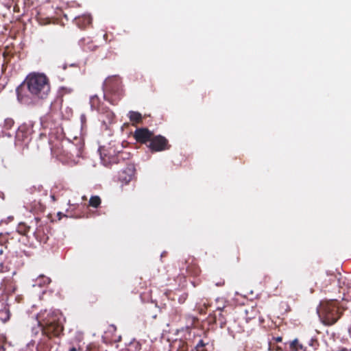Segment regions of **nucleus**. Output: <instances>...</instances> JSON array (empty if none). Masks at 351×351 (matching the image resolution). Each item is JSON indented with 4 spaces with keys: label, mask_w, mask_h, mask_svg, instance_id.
<instances>
[{
    "label": "nucleus",
    "mask_w": 351,
    "mask_h": 351,
    "mask_svg": "<svg viewBox=\"0 0 351 351\" xmlns=\"http://www.w3.org/2000/svg\"><path fill=\"white\" fill-rule=\"evenodd\" d=\"M49 92V80L43 73L29 74L23 84L16 88L18 100L25 104L46 98Z\"/></svg>",
    "instance_id": "obj_1"
},
{
    "label": "nucleus",
    "mask_w": 351,
    "mask_h": 351,
    "mask_svg": "<svg viewBox=\"0 0 351 351\" xmlns=\"http://www.w3.org/2000/svg\"><path fill=\"white\" fill-rule=\"evenodd\" d=\"M38 324L44 334L57 336L62 330V314L59 311L44 310L36 316Z\"/></svg>",
    "instance_id": "obj_2"
},
{
    "label": "nucleus",
    "mask_w": 351,
    "mask_h": 351,
    "mask_svg": "<svg viewBox=\"0 0 351 351\" xmlns=\"http://www.w3.org/2000/svg\"><path fill=\"white\" fill-rule=\"evenodd\" d=\"M318 312L326 325L334 324L339 319L341 313L337 303L335 301L322 304Z\"/></svg>",
    "instance_id": "obj_3"
},
{
    "label": "nucleus",
    "mask_w": 351,
    "mask_h": 351,
    "mask_svg": "<svg viewBox=\"0 0 351 351\" xmlns=\"http://www.w3.org/2000/svg\"><path fill=\"white\" fill-rule=\"evenodd\" d=\"M149 147L154 152H161L168 149V141L162 136L152 138Z\"/></svg>",
    "instance_id": "obj_4"
},
{
    "label": "nucleus",
    "mask_w": 351,
    "mask_h": 351,
    "mask_svg": "<svg viewBox=\"0 0 351 351\" xmlns=\"http://www.w3.org/2000/svg\"><path fill=\"white\" fill-rule=\"evenodd\" d=\"M152 135V133L146 128L137 129L134 132L135 139L143 143L151 141Z\"/></svg>",
    "instance_id": "obj_5"
},
{
    "label": "nucleus",
    "mask_w": 351,
    "mask_h": 351,
    "mask_svg": "<svg viewBox=\"0 0 351 351\" xmlns=\"http://www.w3.org/2000/svg\"><path fill=\"white\" fill-rule=\"evenodd\" d=\"M134 171L131 168H127L119 173V180L123 184H128L133 178Z\"/></svg>",
    "instance_id": "obj_6"
},
{
    "label": "nucleus",
    "mask_w": 351,
    "mask_h": 351,
    "mask_svg": "<svg viewBox=\"0 0 351 351\" xmlns=\"http://www.w3.org/2000/svg\"><path fill=\"white\" fill-rule=\"evenodd\" d=\"M290 349L292 351H306V348L298 339H295L289 343Z\"/></svg>",
    "instance_id": "obj_7"
},
{
    "label": "nucleus",
    "mask_w": 351,
    "mask_h": 351,
    "mask_svg": "<svg viewBox=\"0 0 351 351\" xmlns=\"http://www.w3.org/2000/svg\"><path fill=\"white\" fill-rule=\"evenodd\" d=\"M101 198L97 195L91 196L89 199V206L93 208H98L101 204Z\"/></svg>",
    "instance_id": "obj_8"
},
{
    "label": "nucleus",
    "mask_w": 351,
    "mask_h": 351,
    "mask_svg": "<svg viewBox=\"0 0 351 351\" xmlns=\"http://www.w3.org/2000/svg\"><path fill=\"white\" fill-rule=\"evenodd\" d=\"M129 117L132 121L136 122V123L141 121V120L142 119V116L139 112H134V111H130L129 112Z\"/></svg>",
    "instance_id": "obj_9"
},
{
    "label": "nucleus",
    "mask_w": 351,
    "mask_h": 351,
    "mask_svg": "<svg viewBox=\"0 0 351 351\" xmlns=\"http://www.w3.org/2000/svg\"><path fill=\"white\" fill-rule=\"evenodd\" d=\"M14 120L11 118H7L4 120L3 123V128L6 130H9L12 128V127L14 125Z\"/></svg>",
    "instance_id": "obj_10"
},
{
    "label": "nucleus",
    "mask_w": 351,
    "mask_h": 351,
    "mask_svg": "<svg viewBox=\"0 0 351 351\" xmlns=\"http://www.w3.org/2000/svg\"><path fill=\"white\" fill-rule=\"evenodd\" d=\"M98 97L97 95L92 96L90 99V103L92 108H97L96 104L98 101Z\"/></svg>",
    "instance_id": "obj_11"
},
{
    "label": "nucleus",
    "mask_w": 351,
    "mask_h": 351,
    "mask_svg": "<svg viewBox=\"0 0 351 351\" xmlns=\"http://www.w3.org/2000/svg\"><path fill=\"white\" fill-rule=\"evenodd\" d=\"M93 21V18L90 14H84L82 16L81 22H91Z\"/></svg>",
    "instance_id": "obj_12"
},
{
    "label": "nucleus",
    "mask_w": 351,
    "mask_h": 351,
    "mask_svg": "<svg viewBox=\"0 0 351 351\" xmlns=\"http://www.w3.org/2000/svg\"><path fill=\"white\" fill-rule=\"evenodd\" d=\"M50 2H57L59 1L61 4L60 5V8H62L64 5H68L67 0H48Z\"/></svg>",
    "instance_id": "obj_13"
},
{
    "label": "nucleus",
    "mask_w": 351,
    "mask_h": 351,
    "mask_svg": "<svg viewBox=\"0 0 351 351\" xmlns=\"http://www.w3.org/2000/svg\"><path fill=\"white\" fill-rule=\"evenodd\" d=\"M40 278H42V279H43V284H45V285H47V284H49V283L51 282L50 278H48V277L43 276H40Z\"/></svg>",
    "instance_id": "obj_14"
},
{
    "label": "nucleus",
    "mask_w": 351,
    "mask_h": 351,
    "mask_svg": "<svg viewBox=\"0 0 351 351\" xmlns=\"http://www.w3.org/2000/svg\"><path fill=\"white\" fill-rule=\"evenodd\" d=\"M80 350V346H70L68 349V351H79Z\"/></svg>",
    "instance_id": "obj_15"
},
{
    "label": "nucleus",
    "mask_w": 351,
    "mask_h": 351,
    "mask_svg": "<svg viewBox=\"0 0 351 351\" xmlns=\"http://www.w3.org/2000/svg\"><path fill=\"white\" fill-rule=\"evenodd\" d=\"M60 12H62V14H63V16H64V19H65L66 21H69V18H68V16H67V14H66V13H65L64 12H63V11L62 10V9H60Z\"/></svg>",
    "instance_id": "obj_16"
},
{
    "label": "nucleus",
    "mask_w": 351,
    "mask_h": 351,
    "mask_svg": "<svg viewBox=\"0 0 351 351\" xmlns=\"http://www.w3.org/2000/svg\"><path fill=\"white\" fill-rule=\"evenodd\" d=\"M274 339H275V341H276V342H281V341H282V338L281 337H276Z\"/></svg>",
    "instance_id": "obj_17"
},
{
    "label": "nucleus",
    "mask_w": 351,
    "mask_h": 351,
    "mask_svg": "<svg viewBox=\"0 0 351 351\" xmlns=\"http://www.w3.org/2000/svg\"><path fill=\"white\" fill-rule=\"evenodd\" d=\"M5 16L4 14H0V21H5Z\"/></svg>",
    "instance_id": "obj_18"
},
{
    "label": "nucleus",
    "mask_w": 351,
    "mask_h": 351,
    "mask_svg": "<svg viewBox=\"0 0 351 351\" xmlns=\"http://www.w3.org/2000/svg\"><path fill=\"white\" fill-rule=\"evenodd\" d=\"M204 346L203 341L202 340L199 341V342L197 344V346L199 347V346Z\"/></svg>",
    "instance_id": "obj_19"
},
{
    "label": "nucleus",
    "mask_w": 351,
    "mask_h": 351,
    "mask_svg": "<svg viewBox=\"0 0 351 351\" xmlns=\"http://www.w3.org/2000/svg\"><path fill=\"white\" fill-rule=\"evenodd\" d=\"M276 350H277V351H282V349H281V348H280V347L278 346V347L276 348Z\"/></svg>",
    "instance_id": "obj_20"
},
{
    "label": "nucleus",
    "mask_w": 351,
    "mask_h": 351,
    "mask_svg": "<svg viewBox=\"0 0 351 351\" xmlns=\"http://www.w3.org/2000/svg\"><path fill=\"white\" fill-rule=\"evenodd\" d=\"M217 286H221L222 285H223V282H219V283H217L216 284Z\"/></svg>",
    "instance_id": "obj_21"
},
{
    "label": "nucleus",
    "mask_w": 351,
    "mask_h": 351,
    "mask_svg": "<svg viewBox=\"0 0 351 351\" xmlns=\"http://www.w3.org/2000/svg\"><path fill=\"white\" fill-rule=\"evenodd\" d=\"M51 198L53 199V201H55V197L53 195L51 196Z\"/></svg>",
    "instance_id": "obj_22"
},
{
    "label": "nucleus",
    "mask_w": 351,
    "mask_h": 351,
    "mask_svg": "<svg viewBox=\"0 0 351 351\" xmlns=\"http://www.w3.org/2000/svg\"><path fill=\"white\" fill-rule=\"evenodd\" d=\"M57 20H60L62 21V18H58Z\"/></svg>",
    "instance_id": "obj_23"
}]
</instances>
